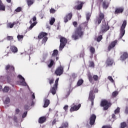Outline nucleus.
Returning a JSON list of instances; mask_svg holds the SVG:
<instances>
[{"label": "nucleus", "instance_id": "nucleus-1", "mask_svg": "<svg viewBox=\"0 0 128 128\" xmlns=\"http://www.w3.org/2000/svg\"><path fill=\"white\" fill-rule=\"evenodd\" d=\"M72 24L76 28L72 36V38L74 40H78L80 38H82L84 36V30H86V28H88V23L81 24L78 26V22L75 21L72 22Z\"/></svg>", "mask_w": 128, "mask_h": 128}, {"label": "nucleus", "instance_id": "nucleus-2", "mask_svg": "<svg viewBox=\"0 0 128 128\" xmlns=\"http://www.w3.org/2000/svg\"><path fill=\"white\" fill-rule=\"evenodd\" d=\"M102 21V26H101V28L100 32V34H104V32H106L108 30H110V26H108V24L106 23V20H104V14L100 12L98 14V17H97L96 18V21L95 22L98 24H100Z\"/></svg>", "mask_w": 128, "mask_h": 128}, {"label": "nucleus", "instance_id": "nucleus-3", "mask_svg": "<svg viewBox=\"0 0 128 128\" xmlns=\"http://www.w3.org/2000/svg\"><path fill=\"white\" fill-rule=\"evenodd\" d=\"M126 20H124L120 28V33L118 40H122L126 34Z\"/></svg>", "mask_w": 128, "mask_h": 128}, {"label": "nucleus", "instance_id": "nucleus-4", "mask_svg": "<svg viewBox=\"0 0 128 128\" xmlns=\"http://www.w3.org/2000/svg\"><path fill=\"white\" fill-rule=\"evenodd\" d=\"M100 106L104 108V110H107L112 106V103L106 100H103L101 101Z\"/></svg>", "mask_w": 128, "mask_h": 128}, {"label": "nucleus", "instance_id": "nucleus-5", "mask_svg": "<svg viewBox=\"0 0 128 128\" xmlns=\"http://www.w3.org/2000/svg\"><path fill=\"white\" fill-rule=\"evenodd\" d=\"M66 44H68V39L64 36L60 37V50H62V49L66 46Z\"/></svg>", "mask_w": 128, "mask_h": 128}, {"label": "nucleus", "instance_id": "nucleus-6", "mask_svg": "<svg viewBox=\"0 0 128 128\" xmlns=\"http://www.w3.org/2000/svg\"><path fill=\"white\" fill-rule=\"evenodd\" d=\"M58 80H60L58 78L56 79L53 87L50 90V92H52V94L54 95L56 94V90H58Z\"/></svg>", "mask_w": 128, "mask_h": 128}, {"label": "nucleus", "instance_id": "nucleus-7", "mask_svg": "<svg viewBox=\"0 0 128 128\" xmlns=\"http://www.w3.org/2000/svg\"><path fill=\"white\" fill-rule=\"evenodd\" d=\"M84 4L85 2H84L78 0L75 2V4L76 5L74 7V8L77 10H80L82 8V6H84Z\"/></svg>", "mask_w": 128, "mask_h": 128}, {"label": "nucleus", "instance_id": "nucleus-8", "mask_svg": "<svg viewBox=\"0 0 128 128\" xmlns=\"http://www.w3.org/2000/svg\"><path fill=\"white\" fill-rule=\"evenodd\" d=\"M54 73L56 74V76H62V74H64V67H62L61 66L58 67V68L55 70Z\"/></svg>", "mask_w": 128, "mask_h": 128}, {"label": "nucleus", "instance_id": "nucleus-9", "mask_svg": "<svg viewBox=\"0 0 128 128\" xmlns=\"http://www.w3.org/2000/svg\"><path fill=\"white\" fill-rule=\"evenodd\" d=\"M96 98V95L94 94V90H91L90 92L88 100L92 102V106H94V102Z\"/></svg>", "mask_w": 128, "mask_h": 128}, {"label": "nucleus", "instance_id": "nucleus-10", "mask_svg": "<svg viewBox=\"0 0 128 128\" xmlns=\"http://www.w3.org/2000/svg\"><path fill=\"white\" fill-rule=\"evenodd\" d=\"M96 116L94 114H92L90 118V126H94V122H96Z\"/></svg>", "mask_w": 128, "mask_h": 128}, {"label": "nucleus", "instance_id": "nucleus-11", "mask_svg": "<svg viewBox=\"0 0 128 128\" xmlns=\"http://www.w3.org/2000/svg\"><path fill=\"white\" fill-rule=\"evenodd\" d=\"M116 44H118V40H115L113 42H112L108 46V52H110V50L114 48L116 45Z\"/></svg>", "mask_w": 128, "mask_h": 128}, {"label": "nucleus", "instance_id": "nucleus-12", "mask_svg": "<svg viewBox=\"0 0 128 128\" xmlns=\"http://www.w3.org/2000/svg\"><path fill=\"white\" fill-rule=\"evenodd\" d=\"M5 70L8 72H14V66L8 64L6 66Z\"/></svg>", "mask_w": 128, "mask_h": 128}, {"label": "nucleus", "instance_id": "nucleus-13", "mask_svg": "<svg viewBox=\"0 0 128 128\" xmlns=\"http://www.w3.org/2000/svg\"><path fill=\"white\" fill-rule=\"evenodd\" d=\"M72 18V12H70L67 14L66 16L64 18V22H68V20H70Z\"/></svg>", "mask_w": 128, "mask_h": 128}, {"label": "nucleus", "instance_id": "nucleus-14", "mask_svg": "<svg viewBox=\"0 0 128 128\" xmlns=\"http://www.w3.org/2000/svg\"><path fill=\"white\" fill-rule=\"evenodd\" d=\"M124 7L117 8H116L114 14H122V12H124Z\"/></svg>", "mask_w": 128, "mask_h": 128}, {"label": "nucleus", "instance_id": "nucleus-15", "mask_svg": "<svg viewBox=\"0 0 128 128\" xmlns=\"http://www.w3.org/2000/svg\"><path fill=\"white\" fill-rule=\"evenodd\" d=\"M106 66H112L114 64V60L112 58H108L106 62Z\"/></svg>", "mask_w": 128, "mask_h": 128}, {"label": "nucleus", "instance_id": "nucleus-16", "mask_svg": "<svg viewBox=\"0 0 128 128\" xmlns=\"http://www.w3.org/2000/svg\"><path fill=\"white\" fill-rule=\"evenodd\" d=\"M128 58V54L126 52H124L120 57V60H126Z\"/></svg>", "mask_w": 128, "mask_h": 128}, {"label": "nucleus", "instance_id": "nucleus-17", "mask_svg": "<svg viewBox=\"0 0 128 128\" xmlns=\"http://www.w3.org/2000/svg\"><path fill=\"white\" fill-rule=\"evenodd\" d=\"M80 104H78V106L74 105L73 106H72L70 109V112H76V110H80Z\"/></svg>", "mask_w": 128, "mask_h": 128}, {"label": "nucleus", "instance_id": "nucleus-18", "mask_svg": "<svg viewBox=\"0 0 128 128\" xmlns=\"http://www.w3.org/2000/svg\"><path fill=\"white\" fill-rule=\"evenodd\" d=\"M102 8L104 10H106L108 8V6H110V2H108L106 0H104L102 2Z\"/></svg>", "mask_w": 128, "mask_h": 128}, {"label": "nucleus", "instance_id": "nucleus-19", "mask_svg": "<svg viewBox=\"0 0 128 128\" xmlns=\"http://www.w3.org/2000/svg\"><path fill=\"white\" fill-rule=\"evenodd\" d=\"M18 78L20 80H22V82H20L21 84H22V86H26V80H24V78L22 77V75H18Z\"/></svg>", "mask_w": 128, "mask_h": 128}, {"label": "nucleus", "instance_id": "nucleus-20", "mask_svg": "<svg viewBox=\"0 0 128 128\" xmlns=\"http://www.w3.org/2000/svg\"><path fill=\"white\" fill-rule=\"evenodd\" d=\"M48 36V33L44 32H41L39 34L38 36V38L39 40H42V38L46 36Z\"/></svg>", "mask_w": 128, "mask_h": 128}, {"label": "nucleus", "instance_id": "nucleus-21", "mask_svg": "<svg viewBox=\"0 0 128 128\" xmlns=\"http://www.w3.org/2000/svg\"><path fill=\"white\" fill-rule=\"evenodd\" d=\"M30 24H31L30 27L28 28V30H31L32 29V28H34V26H36V24H38V22H34L32 23V20H30Z\"/></svg>", "mask_w": 128, "mask_h": 128}, {"label": "nucleus", "instance_id": "nucleus-22", "mask_svg": "<svg viewBox=\"0 0 128 128\" xmlns=\"http://www.w3.org/2000/svg\"><path fill=\"white\" fill-rule=\"evenodd\" d=\"M0 10L2 12H4L6 10V6L2 4V0H0Z\"/></svg>", "mask_w": 128, "mask_h": 128}, {"label": "nucleus", "instance_id": "nucleus-23", "mask_svg": "<svg viewBox=\"0 0 128 128\" xmlns=\"http://www.w3.org/2000/svg\"><path fill=\"white\" fill-rule=\"evenodd\" d=\"M44 108H48L50 106V102L48 99H44Z\"/></svg>", "mask_w": 128, "mask_h": 128}, {"label": "nucleus", "instance_id": "nucleus-24", "mask_svg": "<svg viewBox=\"0 0 128 128\" xmlns=\"http://www.w3.org/2000/svg\"><path fill=\"white\" fill-rule=\"evenodd\" d=\"M10 50L12 52H14V54H16V52H18V48H16V46H11L10 48Z\"/></svg>", "mask_w": 128, "mask_h": 128}, {"label": "nucleus", "instance_id": "nucleus-25", "mask_svg": "<svg viewBox=\"0 0 128 128\" xmlns=\"http://www.w3.org/2000/svg\"><path fill=\"white\" fill-rule=\"evenodd\" d=\"M27 4L30 8L34 4V0H26Z\"/></svg>", "mask_w": 128, "mask_h": 128}, {"label": "nucleus", "instance_id": "nucleus-26", "mask_svg": "<svg viewBox=\"0 0 128 128\" xmlns=\"http://www.w3.org/2000/svg\"><path fill=\"white\" fill-rule=\"evenodd\" d=\"M46 120V116L40 117L38 120L39 124H44Z\"/></svg>", "mask_w": 128, "mask_h": 128}, {"label": "nucleus", "instance_id": "nucleus-27", "mask_svg": "<svg viewBox=\"0 0 128 128\" xmlns=\"http://www.w3.org/2000/svg\"><path fill=\"white\" fill-rule=\"evenodd\" d=\"M47 80H48L50 86H52V84L54 82V78H48Z\"/></svg>", "mask_w": 128, "mask_h": 128}, {"label": "nucleus", "instance_id": "nucleus-28", "mask_svg": "<svg viewBox=\"0 0 128 128\" xmlns=\"http://www.w3.org/2000/svg\"><path fill=\"white\" fill-rule=\"evenodd\" d=\"M58 54V51L57 50H54L52 54V57L54 58V56H56Z\"/></svg>", "mask_w": 128, "mask_h": 128}, {"label": "nucleus", "instance_id": "nucleus-29", "mask_svg": "<svg viewBox=\"0 0 128 128\" xmlns=\"http://www.w3.org/2000/svg\"><path fill=\"white\" fill-rule=\"evenodd\" d=\"M90 50L91 53V54H94L96 52V49L93 46H90Z\"/></svg>", "mask_w": 128, "mask_h": 128}, {"label": "nucleus", "instance_id": "nucleus-30", "mask_svg": "<svg viewBox=\"0 0 128 128\" xmlns=\"http://www.w3.org/2000/svg\"><path fill=\"white\" fill-rule=\"evenodd\" d=\"M82 84H84V80L80 79L77 82V86H80Z\"/></svg>", "mask_w": 128, "mask_h": 128}, {"label": "nucleus", "instance_id": "nucleus-31", "mask_svg": "<svg viewBox=\"0 0 128 128\" xmlns=\"http://www.w3.org/2000/svg\"><path fill=\"white\" fill-rule=\"evenodd\" d=\"M61 126L63 128H68V122H65L62 124Z\"/></svg>", "mask_w": 128, "mask_h": 128}, {"label": "nucleus", "instance_id": "nucleus-32", "mask_svg": "<svg viewBox=\"0 0 128 128\" xmlns=\"http://www.w3.org/2000/svg\"><path fill=\"white\" fill-rule=\"evenodd\" d=\"M54 61L52 60V59L50 60V63L48 64V68H50L52 67V66H54Z\"/></svg>", "mask_w": 128, "mask_h": 128}, {"label": "nucleus", "instance_id": "nucleus-33", "mask_svg": "<svg viewBox=\"0 0 128 128\" xmlns=\"http://www.w3.org/2000/svg\"><path fill=\"white\" fill-rule=\"evenodd\" d=\"M54 22H56V18H51V20H50V24L52 26L54 24Z\"/></svg>", "mask_w": 128, "mask_h": 128}, {"label": "nucleus", "instance_id": "nucleus-34", "mask_svg": "<svg viewBox=\"0 0 128 128\" xmlns=\"http://www.w3.org/2000/svg\"><path fill=\"white\" fill-rule=\"evenodd\" d=\"M126 128V122H122L120 124V128Z\"/></svg>", "mask_w": 128, "mask_h": 128}, {"label": "nucleus", "instance_id": "nucleus-35", "mask_svg": "<svg viewBox=\"0 0 128 128\" xmlns=\"http://www.w3.org/2000/svg\"><path fill=\"white\" fill-rule=\"evenodd\" d=\"M22 7H18L15 10V12H22Z\"/></svg>", "mask_w": 128, "mask_h": 128}, {"label": "nucleus", "instance_id": "nucleus-36", "mask_svg": "<svg viewBox=\"0 0 128 128\" xmlns=\"http://www.w3.org/2000/svg\"><path fill=\"white\" fill-rule=\"evenodd\" d=\"M102 40V35H100L96 38V42H100Z\"/></svg>", "mask_w": 128, "mask_h": 128}, {"label": "nucleus", "instance_id": "nucleus-37", "mask_svg": "<svg viewBox=\"0 0 128 128\" xmlns=\"http://www.w3.org/2000/svg\"><path fill=\"white\" fill-rule=\"evenodd\" d=\"M7 28H14L13 23L9 22L7 24Z\"/></svg>", "mask_w": 128, "mask_h": 128}, {"label": "nucleus", "instance_id": "nucleus-38", "mask_svg": "<svg viewBox=\"0 0 128 128\" xmlns=\"http://www.w3.org/2000/svg\"><path fill=\"white\" fill-rule=\"evenodd\" d=\"M88 80H89V82H92L94 77H92V75H90V74L88 75Z\"/></svg>", "mask_w": 128, "mask_h": 128}, {"label": "nucleus", "instance_id": "nucleus-39", "mask_svg": "<svg viewBox=\"0 0 128 128\" xmlns=\"http://www.w3.org/2000/svg\"><path fill=\"white\" fill-rule=\"evenodd\" d=\"M93 78L95 82H98L100 78H98V75H94Z\"/></svg>", "mask_w": 128, "mask_h": 128}, {"label": "nucleus", "instance_id": "nucleus-40", "mask_svg": "<svg viewBox=\"0 0 128 128\" xmlns=\"http://www.w3.org/2000/svg\"><path fill=\"white\" fill-rule=\"evenodd\" d=\"M48 37L45 36L42 40V44H46V42L48 41Z\"/></svg>", "mask_w": 128, "mask_h": 128}, {"label": "nucleus", "instance_id": "nucleus-41", "mask_svg": "<svg viewBox=\"0 0 128 128\" xmlns=\"http://www.w3.org/2000/svg\"><path fill=\"white\" fill-rule=\"evenodd\" d=\"M10 101L9 98H6L5 102H4V104H10Z\"/></svg>", "mask_w": 128, "mask_h": 128}, {"label": "nucleus", "instance_id": "nucleus-42", "mask_svg": "<svg viewBox=\"0 0 128 128\" xmlns=\"http://www.w3.org/2000/svg\"><path fill=\"white\" fill-rule=\"evenodd\" d=\"M8 90H10V88H8V87L6 86L3 89L4 92H8Z\"/></svg>", "mask_w": 128, "mask_h": 128}, {"label": "nucleus", "instance_id": "nucleus-43", "mask_svg": "<svg viewBox=\"0 0 128 128\" xmlns=\"http://www.w3.org/2000/svg\"><path fill=\"white\" fill-rule=\"evenodd\" d=\"M17 38L18 40H22V38H24V36L18 34L17 36Z\"/></svg>", "mask_w": 128, "mask_h": 128}, {"label": "nucleus", "instance_id": "nucleus-44", "mask_svg": "<svg viewBox=\"0 0 128 128\" xmlns=\"http://www.w3.org/2000/svg\"><path fill=\"white\" fill-rule=\"evenodd\" d=\"M118 94V92L117 91H115L112 93V96L113 98H116Z\"/></svg>", "mask_w": 128, "mask_h": 128}, {"label": "nucleus", "instance_id": "nucleus-45", "mask_svg": "<svg viewBox=\"0 0 128 128\" xmlns=\"http://www.w3.org/2000/svg\"><path fill=\"white\" fill-rule=\"evenodd\" d=\"M120 108L119 107H118L116 109L114 110V114H120Z\"/></svg>", "mask_w": 128, "mask_h": 128}, {"label": "nucleus", "instance_id": "nucleus-46", "mask_svg": "<svg viewBox=\"0 0 128 128\" xmlns=\"http://www.w3.org/2000/svg\"><path fill=\"white\" fill-rule=\"evenodd\" d=\"M6 40H14V37L12 36H8L6 37Z\"/></svg>", "mask_w": 128, "mask_h": 128}, {"label": "nucleus", "instance_id": "nucleus-47", "mask_svg": "<svg viewBox=\"0 0 128 128\" xmlns=\"http://www.w3.org/2000/svg\"><path fill=\"white\" fill-rule=\"evenodd\" d=\"M108 79L109 80L112 82H114V80L112 78L111 76H108Z\"/></svg>", "mask_w": 128, "mask_h": 128}, {"label": "nucleus", "instance_id": "nucleus-48", "mask_svg": "<svg viewBox=\"0 0 128 128\" xmlns=\"http://www.w3.org/2000/svg\"><path fill=\"white\" fill-rule=\"evenodd\" d=\"M89 66L90 68H94V62H90Z\"/></svg>", "mask_w": 128, "mask_h": 128}, {"label": "nucleus", "instance_id": "nucleus-49", "mask_svg": "<svg viewBox=\"0 0 128 128\" xmlns=\"http://www.w3.org/2000/svg\"><path fill=\"white\" fill-rule=\"evenodd\" d=\"M27 114H28V111H26L22 115V118H26V116Z\"/></svg>", "mask_w": 128, "mask_h": 128}, {"label": "nucleus", "instance_id": "nucleus-50", "mask_svg": "<svg viewBox=\"0 0 128 128\" xmlns=\"http://www.w3.org/2000/svg\"><path fill=\"white\" fill-rule=\"evenodd\" d=\"M86 20H90V14H86Z\"/></svg>", "mask_w": 128, "mask_h": 128}, {"label": "nucleus", "instance_id": "nucleus-51", "mask_svg": "<svg viewBox=\"0 0 128 128\" xmlns=\"http://www.w3.org/2000/svg\"><path fill=\"white\" fill-rule=\"evenodd\" d=\"M68 94L66 96V98H68V96H70V87H69L68 88Z\"/></svg>", "mask_w": 128, "mask_h": 128}, {"label": "nucleus", "instance_id": "nucleus-52", "mask_svg": "<svg viewBox=\"0 0 128 128\" xmlns=\"http://www.w3.org/2000/svg\"><path fill=\"white\" fill-rule=\"evenodd\" d=\"M50 14H54V12H56L55 10L52 8L50 9Z\"/></svg>", "mask_w": 128, "mask_h": 128}, {"label": "nucleus", "instance_id": "nucleus-53", "mask_svg": "<svg viewBox=\"0 0 128 128\" xmlns=\"http://www.w3.org/2000/svg\"><path fill=\"white\" fill-rule=\"evenodd\" d=\"M24 110H28V105L26 104L24 106Z\"/></svg>", "mask_w": 128, "mask_h": 128}, {"label": "nucleus", "instance_id": "nucleus-54", "mask_svg": "<svg viewBox=\"0 0 128 128\" xmlns=\"http://www.w3.org/2000/svg\"><path fill=\"white\" fill-rule=\"evenodd\" d=\"M102 128H112L110 126L106 125V126H102Z\"/></svg>", "mask_w": 128, "mask_h": 128}, {"label": "nucleus", "instance_id": "nucleus-55", "mask_svg": "<svg viewBox=\"0 0 128 128\" xmlns=\"http://www.w3.org/2000/svg\"><path fill=\"white\" fill-rule=\"evenodd\" d=\"M20 109L16 108V114H20Z\"/></svg>", "mask_w": 128, "mask_h": 128}, {"label": "nucleus", "instance_id": "nucleus-56", "mask_svg": "<svg viewBox=\"0 0 128 128\" xmlns=\"http://www.w3.org/2000/svg\"><path fill=\"white\" fill-rule=\"evenodd\" d=\"M68 108V106L66 105L64 107V110L65 112H66Z\"/></svg>", "mask_w": 128, "mask_h": 128}, {"label": "nucleus", "instance_id": "nucleus-57", "mask_svg": "<svg viewBox=\"0 0 128 128\" xmlns=\"http://www.w3.org/2000/svg\"><path fill=\"white\" fill-rule=\"evenodd\" d=\"M124 113L126 114H128V106H126Z\"/></svg>", "mask_w": 128, "mask_h": 128}, {"label": "nucleus", "instance_id": "nucleus-58", "mask_svg": "<svg viewBox=\"0 0 128 128\" xmlns=\"http://www.w3.org/2000/svg\"><path fill=\"white\" fill-rule=\"evenodd\" d=\"M32 22H36V16H34L32 18Z\"/></svg>", "mask_w": 128, "mask_h": 128}, {"label": "nucleus", "instance_id": "nucleus-59", "mask_svg": "<svg viewBox=\"0 0 128 128\" xmlns=\"http://www.w3.org/2000/svg\"><path fill=\"white\" fill-rule=\"evenodd\" d=\"M72 76L73 78H76V74L74 73L72 74Z\"/></svg>", "mask_w": 128, "mask_h": 128}, {"label": "nucleus", "instance_id": "nucleus-60", "mask_svg": "<svg viewBox=\"0 0 128 128\" xmlns=\"http://www.w3.org/2000/svg\"><path fill=\"white\" fill-rule=\"evenodd\" d=\"M19 22L18 21H16V22H13V24L14 26L16 25V24H19Z\"/></svg>", "mask_w": 128, "mask_h": 128}, {"label": "nucleus", "instance_id": "nucleus-61", "mask_svg": "<svg viewBox=\"0 0 128 128\" xmlns=\"http://www.w3.org/2000/svg\"><path fill=\"white\" fill-rule=\"evenodd\" d=\"M32 98H33L34 100V98H36V96H34V94H32Z\"/></svg>", "mask_w": 128, "mask_h": 128}, {"label": "nucleus", "instance_id": "nucleus-62", "mask_svg": "<svg viewBox=\"0 0 128 128\" xmlns=\"http://www.w3.org/2000/svg\"><path fill=\"white\" fill-rule=\"evenodd\" d=\"M112 118H116V114H112Z\"/></svg>", "mask_w": 128, "mask_h": 128}, {"label": "nucleus", "instance_id": "nucleus-63", "mask_svg": "<svg viewBox=\"0 0 128 128\" xmlns=\"http://www.w3.org/2000/svg\"><path fill=\"white\" fill-rule=\"evenodd\" d=\"M94 92H98V90L96 88L95 89Z\"/></svg>", "mask_w": 128, "mask_h": 128}, {"label": "nucleus", "instance_id": "nucleus-64", "mask_svg": "<svg viewBox=\"0 0 128 128\" xmlns=\"http://www.w3.org/2000/svg\"><path fill=\"white\" fill-rule=\"evenodd\" d=\"M56 124V120H54L52 122V125L54 126V124Z\"/></svg>", "mask_w": 128, "mask_h": 128}]
</instances>
